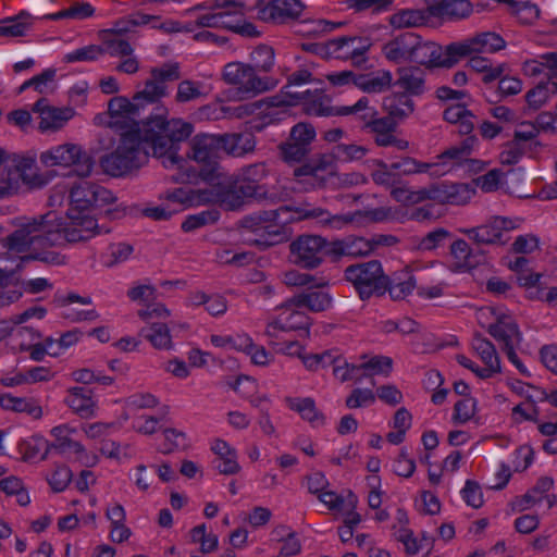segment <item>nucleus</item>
Masks as SVG:
<instances>
[{
    "instance_id": "1",
    "label": "nucleus",
    "mask_w": 557,
    "mask_h": 557,
    "mask_svg": "<svg viewBox=\"0 0 557 557\" xmlns=\"http://www.w3.org/2000/svg\"><path fill=\"white\" fill-rule=\"evenodd\" d=\"M15 225L17 228L1 243L8 253H24L22 261L38 260L53 265L64 264L65 257L47 248L61 245L63 240L75 244L109 233L91 213L72 210H67L65 218L52 211L39 216H22L16 219Z\"/></svg>"
},
{
    "instance_id": "2",
    "label": "nucleus",
    "mask_w": 557,
    "mask_h": 557,
    "mask_svg": "<svg viewBox=\"0 0 557 557\" xmlns=\"http://www.w3.org/2000/svg\"><path fill=\"white\" fill-rule=\"evenodd\" d=\"M158 111L143 123V139L151 154L161 159L165 168H181L184 160L177 156L176 144L187 139L194 132V126L182 119L168 120L165 108Z\"/></svg>"
},
{
    "instance_id": "3",
    "label": "nucleus",
    "mask_w": 557,
    "mask_h": 557,
    "mask_svg": "<svg viewBox=\"0 0 557 557\" xmlns=\"http://www.w3.org/2000/svg\"><path fill=\"white\" fill-rule=\"evenodd\" d=\"M290 212L288 207H280L275 210L263 211L250 216L247 222L251 223V227L256 232H268L270 235H280V228L283 224H286L295 219H313L323 225H331L335 228L351 223L357 216L361 215L360 211L343 215H331L326 210L322 208H301L297 209L295 213L297 216L283 218V215Z\"/></svg>"
},
{
    "instance_id": "4",
    "label": "nucleus",
    "mask_w": 557,
    "mask_h": 557,
    "mask_svg": "<svg viewBox=\"0 0 557 557\" xmlns=\"http://www.w3.org/2000/svg\"><path fill=\"white\" fill-rule=\"evenodd\" d=\"M151 154L140 129L121 134L116 149L100 160L102 170L111 176H121L145 164Z\"/></svg>"
},
{
    "instance_id": "5",
    "label": "nucleus",
    "mask_w": 557,
    "mask_h": 557,
    "mask_svg": "<svg viewBox=\"0 0 557 557\" xmlns=\"http://www.w3.org/2000/svg\"><path fill=\"white\" fill-rule=\"evenodd\" d=\"M490 313L494 321L487 327L488 334L494 337L506 352L509 361L523 374L528 371L516 354V348L522 342V334L511 314L497 308L487 307L479 312L480 318Z\"/></svg>"
},
{
    "instance_id": "6",
    "label": "nucleus",
    "mask_w": 557,
    "mask_h": 557,
    "mask_svg": "<svg viewBox=\"0 0 557 557\" xmlns=\"http://www.w3.org/2000/svg\"><path fill=\"white\" fill-rule=\"evenodd\" d=\"M222 78L236 87L238 99H247L275 87V81L259 76L251 64L234 61L224 65Z\"/></svg>"
},
{
    "instance_id": "7",
    "label": "nucleus",
    "mask_w": 557,
    "mask_h": 557,
    "mask_svg": "<svg viewBox=\"0 0 557 557\" xmlns=\"http://www.w3.org/2000/svg\"><path fill=\"white\" fill-rule=\"evenodd\" d=\"M39 160L46 168L73 166L74 173L81 177H87L94 169V160L89 153L77 144L65 143L53 146L40 153Z\"/></svg>"
},
{
    "instance_id": "8",
    "label": "nucleus",
    "mask_w": 557,
    "mask_h": 557,
    "mask_svg": "<svg viewBox=\"0 0 557 557\" xmlns=\"http://www.w3.org/2000/svg\"><path fill=\"white\" fill-rule=\"evenodd\" d=\"M345 277L354 285L361 299L384 294L388 285V277L384 274L381 262L376 260L349 265L345 270Z\"/></svg>"
},
{
    "instance_id": "9",
    "label": "nucleus",
    "mask_w": 557,
    "mask_h": 557,
    "mask_svg": "<svg viewBox=\"0 0 557 557\" xmlns=\"http://www.w3.org/2000/svg\"><path fill=\"white\" fill-rule=\"evenodd\" d=\"M300 306L294 302V297L276 309V313L268 319L264 335L270 339L271 345H276L282 333L305 330L309 332L310 318L300 310Z\"/></svg>"
},
{
    "instance_id": "10",
    "label": "nucleus",
    "mask_w": 557,
    "mask_h": 557,
    "mask_svg": "<svg viewBox=\"0 0 557 557\" xmlns=\"http://www.w3.org/2000/svg\"><path fill=\"white\" fill-rule=\"evenodd\" d=\"M75 433L76 430L69 424L52 428L50 430V435L53 438L51 441V451L71 462H78L84 467H94L98 462V457L73 437Z\"/></svg>"
},
{
    "instance_id": "11",
    "label": "nucleus",
    "mask_w": 557,
    "mask_h": 557,
    "mask_svg": "<svg viewBox=\"0 0 557 557\" xmlns=\"http://www.w3.org/2000/svg\"><path fill=\"white\" fill-rule=\"evenodd\" d=\"M292 261L305 269L319 267L330 253V244L318 235H301L289 245Z\"/></svg>"
},
{
    "instance_id": "12",
    "label": "nucleus",
    "mask_w": 557,
    "mask_h": 557,
    "mask_svg": "<svg viewBox=\"0 0 557 557\" xmlns=\"http://www.w3.org/2000/svg\"><path fill=\"white\" fill-rule=\"evenodd\" d=\"M413 62L429 67H451L459 62L457 44L440 46L433 41H422L417 35Z\"/></svg>"
},
{
    "instance_id": "13",
    "label": "nucleus",
    "mask_w": 557,
    "mask_h": 557,
    "mask_svg": "<svg viewBox=\"0 0 557 557\" xmlns=\"http://www.w3.org/2000/svg\"><path fill=\"white\" fill-rule=\"evenodd\" d=\"M70 208L72 212H89L91 209L111 203L115 200L109 189L91 182H82L75 185L70 193Z\"/></svg>"
},
{
    "instance_id": "14",
    "label": "nucleus",
    "mask_w": 557,
    "mask_h": 557,
    "mask_svg": "<svg viewBox=\"0 0 557 557\" xmlns=\"http://www.w3.org/2000/svg\"><path fill=\"white\" fill-rule=\"evenodd\" d=\"M315 136V129L309 123L293 126L288 139L280 145L282 159L289 164L301 162L310 153Z\"/></svg>"
},
{
    "instance_id": "15",
    "label": "nucleus",
    "mask_w": 557,
    "mask_h": 557,
    "mask_svg": "<svg viewBox=\"0 0 557 557\" xmlns=\"http://www.w3.org/2000/svg\"><path fill=\"white\" fill-rule=\"evenodd\" d=\"M140 107L134 98L129 100L126 97L117 96L108 103L109 121L108 125L116 131L131 132L143 128V124L136 123Z\"/></svg>"
},
{
    "instance_id": "16",
    "label": "nucleus",
    "mask_w": 557,
    "mask_h": 557,
    "mask_svg": "<svg viewBox=\"0 0 557 557\" xmlns=\"http://www.w3.org/2000/svg\"><path fill=\"white\" fill-rule=\"evenodd\" d=\"M521 223L520 218L495 215L485 224L466 230L465 233L479 244H503L504 233L519 228Z\"/></svg>"
},
{
    "instance_id": "17",
    "label": "nucleus",
    "mask_w": 557,
    "mask_h": 557,
    "mask_svg": "<svg viewBox=\"0 0 557 557\" xmlns=\"http://www.w3.org/2000/svg\"><path fill=\"white\" fill-rule=\"evenodd\" d=\"M33 111L39 114L38 129L41 133H55L75 115L72 107H53L45 98L34 103Z\"/></svg>"
},
{
    "instance_id": "18",
    "label": "nucleus",
    "mask_w": 557,
    "mask_h": 557,
    "mask_svg": "<svg viewBox=\"0 0 557 557\" xmlns=\"http://www.w3.org/2000/svg\"><path fill=\"white\" fill-rule=\"evenodd\" d=\"M456 44L459 61L470 55L496 53L506 48V40L494 32H482Z\"/></svg>"
},
{
    "instance_id": "19",
    "label": "nucleus",
    "mask_w": 557,
    "mask_h": 557,
    "mask_svg": "<svg viewBox=\"0 0 557 557\" xmlns=\"http://www.w3.org/2000/svg\"><path fill=\"white\" fill-rule=\"evenodd\" d=\"M9 170L18 177V184L22 182L29 188H41L49 182L48 176L38 168L36 156L33 153L15 154Z\"/></svg>"
},
{
    "instance_id": "20",
    "label": "nucleus",
    "mask_w": 557,
    "mask_h": 557,
    "mask_svg": "<svg viewBox=\"0 0 557 557\" xmlns=\"http://www.w3.org/2000/svg\"><path fill=\"white\" fill-rule=\"evenodd\" d=\"M263 0H216V9L221 16L219 28L235 32L238 27L242 16L245 13L259 9Z\"/></svg>"
},
{
    "instance_id": "21",
    "label": "nucleus",
    "mask_w": 557,
    "mask_h": 557,
    "mask_svg": "<svg viewBox=\"0 0 557 557\" xmlns=\"http://www.w3.org/2000/svg\"><path fill=\"white\" fill-rule=\"evenodd\" d=\"M188 157L198 163L211 165L222 150L220 135L198 134L189 144Z\"/></svg>"
},
{
    "instance_id": "22",
    "label": "nucleus",
    "mask_w": 557,
    "mask_h": 557,
    "mask_svg": "<svg viewBox=\"0 0 557 557\" xmlns=\"http://www.w3.org/2000/svg\"><path fill=\"white\" fill-rule=\"evenodd\" d=\"M294 99H288L285 95H275L263 100L242 103L236 107H222V112L234 119H244L257 113H262L264 108L271 107H292Z\"/></svg>"
},
{
    "instance_id": "23",
    "label": "nucleus",
    "mask_w": 557,
    "mask_h": 557,
    "mask_svg": "<svg viewBox=\"0 0 557 557\" xmlns=\"http://www.w3.org/2000/svg\"><path fill=\"white\" fill-rule=\"evenodd\" d=\"M417 35L406 33L384 44L382 53L386 60L395 64L413 62Z\"/></svg>"
},
{
    "instance_id": "24",
    "label": "nucleus",
    "mask_w": 557,
    "mask_h": 557,
    "mask_svg": "<svg viewBox=\"0 0 557 557\" xmlns=\"http://www.w3.org/2000/svg\"><path fill=\"white\" fill-rule=\"evenodd\" d=\"M257 10L260 20L282 23L289 18H297L304 10V4L299 0H272Z\"/></svg>"
},
{
    "instance_id": "25",
    "label": "nucleus",
    "mask_w": 557,
    "mask_h": 557,
    "mask_svg": "<svg viewBox=\"0 0 557 557\" xmlns=\"http://www.w3.org/2000/svg\"><path fill=\"white\" fill-rule=\"evenodd\" d=\"M471 345L484 364L480 370V379H490L500 373V359L493 343L482 336H474Z\"/></svg>"
},
{
    "instance_id": "26",
    "label": "nucleus",
    "mask_w": 557,
    "mask_h": 557,
    "mask_svg": "<svg viewBox=\"0 0 557 557\" xmlns=\"http://www.w3.org/2000/svg\"><path fill=\"white\" fill-rule=\"evenodd\" d=\"M332 165L329 156L322 154L310 162L294 170V176L299 184H302L304 190H309L322 185L320 174Z\"/></svg>"
},
{
    "instance_id": "27",
    "label": "nucleus",
    "mask_w": 557,
    "mask_h": 557,
    "mask_svg": "<svg viewBox=\"0 0 557 557\" xmlns=\"http://www.w3.org/2000/svg\"><path fill=\"white\" fill-rule=\"evenodd\" d=\"M395 86L410 96H420L428 90L425 72L419 66H403L396 72Z\"/></svg>"
},
{
    "instance_id": "28",
    "label": "nucleus",
    "mask_w": 557,
    "mask_h": 557,
    "mask_svg": "<svg viewBox=\"0 0 557 557\" xmlns=\"http://www.w3.org/2000/svg\"><path fill=\"white\" fill-rule=\"evenodd\" d=\"M374 250V244L371 239L363 237H347L341 240L330 243V255L335 257H363Z\"/></svg>"
},
{
    "instance_id": "29",
    "label": "nucleus",
    "mask_w": 557,
    "mask_h": 557,
    "mask_svg": "<svg viewBox=\"0 0 557 557\" xmlns=\"http://www.w3.org/2000/svg\"><path fill=\"white\" fill-rule=\"evenodd\" d=\"M428 12L435 17L462 20L472 13V4L468 0H445L428 4Z\"/></svg>"
},
{
    "instance_id": "30",
    "label": "nucleus",
    "mask_w": 557,
    "mask_h": 557,
    "mask_svg": "<svg viewBox=\"0 0 557 557\" xmlns=\"http://www.w3.org/2000/svg\"><path fill=\"white\" fill-rule=\"evenodd\" d=\"M212 194L215 195L214 200L223 199L225 195H240L244 199L260 194V186L247 182L238 181L232 177H225L211 186Z\"/></svg>"
},
{
    "instance_id": "31",
    "label": "nucleus",
    "mask_w": 557,
    "mask_h": 557,
    "mask_svg": "<svg viewBox=\"0 0 557 557\" xmlns=\"http://www.w3.org/2000/svg\"><path fill=\"white\" fill-rule=\"evenodd\" d=\"M222 150L233 157H243L256 148V138L249 133H233L220 136Z\"/></svg>"
},
{
    "instance_id": "32",
    "label": "nucleus",
    "mask_w": 557,
    "mask_h": 557,
    "mask_svg": "<svg viewBox=\"0 0 557 557\" xmlns=\"http://www.w3.org/2000/svg\"><path fill=\"white\" fill-rule=\"evenodd\" d=\"M285 403L290 410L299 413L312 426L318 428L324 424L325 418L311 397H286Z\"/></svg>"
},
{
    "instance_id": "33",
    "label": "nucleus",
    "mask_w": 557,
    "mask_h": 557,
    "mask_svg": "<svg viewBox=\"0 0 557 557\" xmlns=\"http://www.w3.org/2000/svg\"><path fill=\"white\" fill-rule=\"evenodd\" d=\"M0 406L5 410L25 413L34 420L42 418V408L34 398L15 397L4 394L0 397Z\"/></svg>"
},
{
    "instance_id": "34",
    "label": "nucleus",
    "mask_w": 557,
    "mask_h": 557,
    "mask_svg": "<svg viewBox=\"0 0 557 557\" xmlns=\"http://www.w3.org/2000/svg\"><path fill=\"white\" fill-rule=\"evenodd\" d=\"M215 195L212 194L211 186L202 189L176 188L169 193L166 198L185 207L208 205L214 201Z\"/></svg>"
},
{
    "instance_id": "35",
    "label": "nucleus",
    "mask_w": 557,
    "mask_h": 557,
    "mask_svg": "<svg viewBox=\"0 0 557 557\" xmlns=\"http://www.w3.org/2000/svg\"><path fill=\"white\" fill-rule=\"evenodd\" d=\"M468 67L482 75L484 84H491L500 78L507 69L506 63H494L482 55H471L467 62Z\"/></svg>"
},
{
    "instance_id": "36",
    "label": "nucleus",
    "mask_w": 557,
    "mask_h": 557,
    "mask_svg": "<svg viewBox=\"0 0 557 557\" xmlns=\"http://www.w3.org/2000/svg\"><path fill=\"white\" fill-rule=\"evenodd\" d=\"M65 404L82 418H90L95 414L96 404L90 394L83 387L69 389Z\"/></svg>"
},
{
    "instance_id": "37",
    "label": "nucleus",
    "mask_w": 557,
    "mask_h": 557,
    "mask_svg": "<svg viewBox=\"0 0 557 557\" xmlns=\"http://www.w3.org/2000/svg\"><path fill=\"white\" fill-rule=\"evenodd\" d=\"M139 336L149 342L156 349L170 350L173 348L172 336L165 323H149L141 327Z\"/></svg>"
},
{
    "instance_id": "38",
    "label": "nucleus",
    "mask_w": 557,
    "mask_h": 557,
    "mask_svg": "<svg viewBox=\"0 0 557 557\" xmlns=\"http://www.w3.org/2000/svg\"><path fill=\"white\" fill-rule=\"evenodd\" d=\"M212 450L220 459L216 466L220 473L230 475L239 472L240 466L237 462L236 450L227 442L215 440L212 444Z\"/></svg>"
},
{
    "instance_id": "39",
    "label": "nucleus",
    "mask_w": 557,
    "mask_h": 557,
    "mask_svg": "<svg viewBox=\"0 0 557 557\" xmlns=\"http://www.w3.org/2000/svg\"><path fill=\"white\" fill-rule=\"evenodd\" d=\"M34 18L29 13L7 17L0 22V36L8 38L24 37L32 29Z\"/></svg>"
},
{
    "instance_id": "40",
    "label": "nucleus",
    "mask_w": 557,
    "mask_h": 557,
    "mask_svg": "<svg viewBox=\"0 0 557 557\" xmlns=\"http://www.w3.org/2000/svg\"><path fill=\"white\" fill-rule=\"evenodd\" d=\"M416 287V278L409 269H404L394 274L389 280L387 289L395 300L405 299Z\"/></svg>"
},
{
    "instance_id": "41",
    "label": "nucleus",
    "mask_w": 557,
    "mask_h": 557,
    "mask_svg": "<svg viewBox=\"0 0 557 557\" xmlns=\"http://www.w3.org/2000/svg\"><path fill=\"white\" fill-rule=\"evenodd\" d=\"M443 117L450 124H456L462 135H468L474 127V115L463 106L454 104L445 109Z\"/></svg>"
},
{
    "instance_id": "42",
    "label": "nucleus",
    "mask_w": 557,
    "mask_h": 557,
    "mask_svg": "<svg viewBox=\"0 0 557 557\" xmlns=\"http://www.w3.org/2000/svg\"><path fill=\"white\" fill-rule=\"evenodd\" d=\"M393 75L389 71H379L370 75H358L354 85L366 92H381L392 85Z\"/></svg>"
},
{
    "instance_id": "43",
    "label": "nucleus",
    "mask_w": 557,
    "mask_h": 557,
    "mask_svg": "<svg viewBox=\"0 0 557 557\" xmlns=\"http://www.w3.org/2000/svg\"><path fill=\"white\" fill-rule=\"evenodd\" d=\"M332 296L325 290H311L294 296V302L313 312L325 311L332 306Z\"/></svg>"
},
{
    "instance_id": "44",
    "label": "nucleus",
    "mask_w": 557,
    "mask_h": 557,
    "mask_svg": "<svg viewBox=\"0 0 557 557\" xmlns=\"http://www.w3.org/2000/svg\"><path fill=\"white\" fill-rule=\"evenodd\" d=\"M18 448L25 460H32L38 457L40 460H45L51 453V442L36 434L22 441Z\"/></svg>"
},
{
    "instance_id": "45",
    "label": "nucleus",
    "mask_w": 557,
    "mask_h": 557,
    "mask_svg": "<svg viewBox=\"0 0 557 557\" xmlns=\"http://www.w3.org/2000/svg\"><path fill=\"white\" fill-rule=\"evenodd\" d=\"M304 109L307 114L315 116L339 115V107H332L327 96L318 92L314 95L302 96Z\"/></svg>"
},
{
    "instance_id": "46",
    "label": "nucleus",
    "mask_w": 557,
    "mask_h": 557,
    "mask_svg": "<svg viewBox=\"0 0 557 557\" xmlns=\"http://www.w3.org/2000/svg\"><path fill=\"white\" fill-rule=\"evenodd\" d=\"M333 45L335 50L341 52L342 58L351 59L356 62H360L363 54L369 49V44L361 38L356 37H343L334 40Z\"/></svg>"
},
{
    "instance_id": "47",
    "label": "nucleus",
    "mask_w": 557,
    "mask_h": 557,
    "mask_svg": "<svg viewBox=\"0 0 557 557\" xmlns=\"http://www.w3.org/2000/svg\"><path fill=\"white\" fill-rule=\"evenodd\" d=\"M383 108L388 117L401 120L413 112V102L404 95H392L384 99Z\"/></svg>"
},
{
    "instance_id": "48",
    "label": "nucleus",
    "mask_w": 557,
    "mask_h": 557,
    "mask_svg": "<svg viewBox=\"0 0 557 557\" xmlns=\"http://www.w3.org/2000/svg\"><path fill=\"white\" fill-rule=\"evenodd\" d=\"M554 481L548 476L541 478L535 486L518 500L519 510H528L532 506L544 500L546 493L553 487Z\"/></svg>"
},
{
    "instance_id": "49",
    "label": "nucleus",
    "mask_w": 557,
    "mask_h": 557,
    "mask_svg": "<svg viewBox=\"0 0 557 557\" xmlns=\"http://www.w3.org/2000/svg\"><path fill=\"white\" fill-rule=\"evenodd\" d=\"M123 33L116 32V25L113 29L108 30L106 36L103 37V47L104 52H108L112 57H125L133 54V48L131 44L121 38Z\"/></svg>"
},
{
    "instance_id": "50",
    "label": "nucleus",
    "mask_w": 557,
    "mask_h": 557,
    "mask_svg": "<svg viewBox=\"0 0 557 557\" xmlns=\"http://www.w3.org/2000/svg\"><path fill=\"white\" fill-rule=\"evenodd\" d=\"M134 252V247L124 242L112 243L102 253L101 260L107 268H113L127 261Z\"/></svg>"
},
{
    "instance_id": "51",
    "label": "nucleus",
    "mask_w": 557,
    "mask_h": 557,
    "mask_svg": "<svg viewBox=\"0 0 557 557\" xmlns=\"http://www.w3.org/2000/svg\"><path fill=\"white\" fill-rule=\"evenodd\" d=\"M166 95V85H161L157 81L149 78L146 81L144 88L138 90L133 97L134 101H136L139 107H144L145 104L158 102Z\"/></svg>"
},
{
    "instance_id": "52",
    "label": "nucleus",
    "mask_w": 557,
    "mask_h": 557,
    "mask_svg": "<svg viewBox=\"0 0 557 557\" xmlns=\"http://www.w3.org/2000/svg\"><path fill=\"white\" fill-rule=\"evenodd\" d=\"M362 380L374 375L387 376L393 368V360L386 356H373L359 363Z\"/></svg>"
},
{
    "instance_id": "53",
    "label": "nucleus",
    "mask_w": 557,
    "mask_h": 557,
    "mask_svg": "<svg viewBox=\"0 0 557 557\" xmlns=\"http://www.w3.org/2000/svg\"><path fill=\"white\" fill-rule=\"evenodd\" d=\"M339 115H356L360 121L363 122L364 126L369 124L376 115V109L370 104L368 97L360 98L352 106H342L338 111Z\"/></svg>"
},
{
    "instance_id": "54",
    "label": "nucleus",
    "mask_w": 557,
    "mask_h": 557,
    "mask_svg": "<svg viewBox=\"0 0 557 557\" xmlns=\"http://www.w3.org/2000/svg\"><path fill=\"white\" fill-rule=\"evenodd\" d=\"M368 152V147L356 143H338L333 148V156L342 162L359 161L364 158Z\"/></svg>"
},
{
    "instance_id": "55",
    "label": "nucleus",
    "mask_w": 557,
    "mask_h": 557,
    "mask_svg": "<svg viewBox=\"0 0 557 557\" xmlns=\"http://www.w3.org/2000/svg\"><path fill=\"white\" fill-rule=\"evenodd\" d=\"M425 14L420 10H401L389 17V23L395 28H408L421 26L425 23Z\"/></svg>"
},
{
    "instance_id": "56",
    "label": "nucleus",
    "mask_w": 557,
    "mask_h": 557,
    "mask_svg": "<svg viewBox=\"0 0 557 557\" xmlns=\"http://www.w3.org/2000/svg\"><path fill=\"white\" fill-rule=\"evenodd\" d=\"M159 405V399L151 393H134L125 399L124 419L129 418V413L140 409H151Z\"/></svg>"
},
{
    "instance_id": "57",
    "label": "nucleus",
    "mask_w": 557,
    "mask_h": 557,
    "mask_svg": "<svg viewBox=\"0 0 557 557\" xmlns=\"http://www.w3.org/2000/svg\"><path fill=\"white\" fill-rule=\"evenodd\" d=\"M186 14L196 17V26L198 27H208V28H219V23L221 16L219 15V9H216V4L212 9H206L202 5H196L186 11Z\"/></svg>"
},
{
    "instance_id": "58",
    "label": "nucleus",
    "mask_w": 557,
    "mask_h": 557,
    "mask_svg": "<svg viewBox=\"0 0 557 557\" xmlns=\"http://www.w3.org/2000/svg\"><path fill=\"white\" fill-rule=\"evenodd\" d=\"M95 13V9L87 2H76L70 8L61 10L57 13L47 15L50 20L69 18L74 21H82L90 17Z\"/></svg>"
},
{
    "instance_id": "59",
    "label": "nucleus",
    "mask_w": 557,
    "mask_h": 557,
    "mask_svg": "<svg viewBox=\"0 0 557 557\" xmlns=\"http://www.w3.org/2000/svg\"><path fill=\"white\" fill-rule=\"evenodd\" d=\"M504 182L505 174L499 169H493L473 180L474 188L478 187L483 193H494L498 190Z\"/></svg>"
},
{
    "instance_id": "60",
    "label": "nucleus",
    "mask_w": 557,
    "mask_h": 557,
    "mask_svg": "<svg viewBox=\"0 0 557 557\" xmlns=\"http://www.w3.org/2000/svg\"><path fill=\"white\" fill-rule=\"evenodd\" d=\"M274 50L270 46L260 45L250 53L255 71L269 72L274 65Z\"/></svg>"
},
{
    "instance_id": "61",
    "label": "nucleus",
    "mask_w": 557,
    "mask_h": 557,
    "mask_svg": "<svg viewBox=\"0 0 557 557\" xmlns=\"http://www.w3.org/2000/svg\"><path fill=\"white\" fill-rule=\"evenodd\" d=\"M475 195V188L469 184H448V205H467Z\"/></svg>"
},
{
    "instance_id": "62",
    "label": "nucleus",
    "mask_w": 557,
    "mask_h": 557,
    "mask_svg": "<svg viewBox=\"0 0 557 557\" xmlns=\"http://www.w3.org/2000/svg\"><path fill=\"white\" fill-rule=\"evenodd\" d=\"M164 444L161 449L163 454H170L174 450L185 449L189 446L187 435L177 429H165L163 431Z\"/></svg>"
},
{
    "instance_id": "63",
    "label": "nucleus",
    "mask_w": 557,
    "mask_h": 557,
    "mask_svg": "<svg viewBox=\"0 0 557 557\" xmlns=\"http://www.w3.org/2000/svg\"><path fill=\"white\" fill-rule=\"evenodd\" d=\"M451 234L449 231L443 227H438L432 232H429L418 243V249L422 251H431L443 246Z\"/></svg>"
},
{
    "instance_id": "64",
    "label": "nucleus",
    "mask_w": 557,
    "mask_h": 557,
    "mask_svg": "<svg viewBox=\"0 0 557 557\" xmlns=\"http://www.w3.org/2000/svg\"><path fill=\"white\" fill-rule=\"evenodd\" d=\"M376 400L375 394L370 388H354L347 396L345 405L349 409H358L372 406Z\"/></svg>"
}]
</instances>
